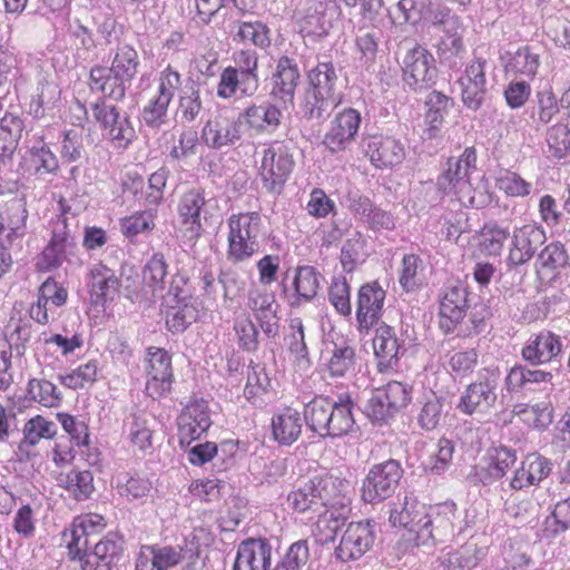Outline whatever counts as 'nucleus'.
Listing matches in <instances>:
<instances>
[{"instance_id": "16", "label": "nucleus", "mask_w": 570, "mask_h": 570, "mask_svg": "<svg viewBox=\"0 0 570 570\" xmlns=\"http://www.w3.org/2000/svg\"><path fill=\"white\" fill-rule=\"evenodd\" d=\"M92 116L107 132L116 148H127L135 138V129L127 117L120 116L116 106L107 105L104 100L92 105Z\"/></svg>"}, {"instance_id": "55", "label": "nucleus", "mask_w": 570, "mask_h": 570, "mask_svg": "<svg viewBox=\"0 0 570 570\" xmlns=\"http://www.w3.org/2000/svg\"><path fill=\"white\" fill-rule=\"evenodd\" d=\"M27 394L30 401L46 407H56L61 401L57 386L45 379H30L27 384Z\"/></svg>"}, {"instance_id": "49", "label": "nucleus", "mask_w": 570, "mask_h": 570, "mask_svg": "<svg viewBox=\"0 0 570 570\" xmlns=\"http://www.w3.org/2000/svg\"><path fill=\"white\" fill-rule=\"evenodd\" d=\"M57 434L56 425L42 415L29 419L23 425V438L20 441L19 450L28 451L37 445L42 439L50 440Z\"/></svg>"}, {"instance_id": "23", "label": "nucleus", "mask_w": 570, "mask_h": 570, "mask_svg": "<svg viewBox=\"0 0 570 570\" xmlns=\"http://www.w3.org/2000/svg\"><path fill=\"white\" fill-rule=\"evenodd\" d=\"M247 307L252 311L262 331L269 337L278 332L277 303L273 292L265 287L254 286L247 296Z\"/></svg>"}, {"instance_id": "31", "label": "nucleus", "mask_w": 570, "mask_h": 570, "mask_svg": "<svg viewBox=\"0 0 570 570\" xmlns=\"http://www.w3.org/2000/svg\"><path fill=\"white\" fill-rule=\"evenodd\" d=\"M68 291L55 278H47L38 291L37 302L29 309L30 317L39 324L49 322V305L61 307L67 303Z\"/></svg>"}, {"instance_id": "14", "label": "nucleus", "mask_w": 570, "mask_h": 570, "mask_svg": "<svg viewBox=\"0 0 570 570\" xmlns=\"http://www.w3.org/2000/svg\"><path fill=\"white\" fill-rule=\"evenodd\" d=\"M212 425L208 402L191 400L177 416V440L180 448H187L200 439Z\"/></svg>"}, {"instance_id": "13", "label": "nucleus", "mask_w": 570, "mask_h": 570, "mask_svg": "<svg viewBox=\"0 0 570 570\" xmlns=\"http://www.w3.org/2000/svg\"><path fill=\"white\" fill-rule=\"evenodd\" d=\"M487 374L470 383L463 391L458 410L464 414L485 413L497 402V384L500 376L498 367L484 368Z\"/></svg>"}, {"instance_id": "61", "label": "nucleus", "mask_w": 570, "mask_h": 570, "mask_svg": "<svg viewBox=\"0 0 570 570\" xmlns=\"http://www.w3.org/2000/svg\"><path fill=\"white\" fill-rule=\"evenodd\" d=\"M57 420L61 424L63 431L71 438L73 443L78 446H89L90 434L88 424L79 417L69 413H57Z\"/></svg>"}, {"instance_id": "45", "label": "nucleus", "mask_w": 570, "mask_h": 570, "mask_svg": "<svg viewBox=\"0 0 570 570\" xmlns=\"http://www.w3.org/2000/svg\"><path fill=\"white\" fill-rule=\"evenodd\" d=\"M425 105L428 108L425 112L428 132L430 137H435L449 110L454 106V100L441 91L433 90L426 97Z\"/></svg>"}, {"instance_id": "38", "label": "nucleus", "mask_w": 570, "mask_h": 570, "mask_svg": "<svg viewBox=\"0 0 570 570\" xmlns=\"http://www.w3.org/2000/svg\"><path fill=\"white\" fill-rule=\"evenodd\" d=\"M56 481L76 501L88 500L95 491L94 475L89 470L71 469L60 472Z\"/></svg>"}, {"instance_id": "50", "label": "nucleus", "mask_w": 570, "mask_h": 570, "mask_svg": "<svg viewBox=\"0 0 570 570\" xmlns=\"http://www.w3.org/2000/svg\"><path fill=\"white\" fill-rule=\"evenodd\" d=\"M356 364V352L348 342L335 343L327 362V371L332 377H344L352 373Z\"/></svg>"}, {"instance_id": "11", "label": "nucleus", "mask_w": 570, "mask_h": 570, "mask_svg": "<svg viewBox=\"0 0 570 570\" xmlns=\"http://www.w3.org/2000/svg\"><path fill=\"white\" fill-rule=\"evenodd\" d=\"M438 69L432 53L415 46L409 50L403 60L402 79L413 91H423L435 85Z\"/></svg>"}, {"instance_id": "2", "label": "nucleus", "mask_w": 570, "mask_h": 570, "mask_svg": "<svg viewBox=\"0 0 570 570\" xmlns=\"http://www.w3.org/2000/svg\"><path fill=\"white\" fill-rule=\"evenodd\" d=\"M476 149L465 147L458 157L446 160L445 169L436 179L438 189L449 196H454L462 204L473 205L471 175L476 169Z\"/></svg>"}, {"instance_id": "22", "label": "nucleus", "mask_w": 570, "mask_h": 570, "mask_svg": "<svg viewBox=\"0 0 570 570\" xmlns=\"http://www.w3.org/2000/svg\"><path fill=\"white\" fill-rule=\"evenodd\" d=\"M386 293L377 281L363 284L357 293L356 321L361 331L371 330L380 320Z\"/></svg>"}, {"instance_id": "44", "label": "nucleus", "mask_w": 570, "mask_h": 570, "mask_svg": "<svg viewBox=\"0 0 570 570\" xmlns=\"http://www.w3.org/2000/svg\"><path fill=\"white\" fill-rule=\"evenodd\" d=\"M169 293H173L177 299L176 306H170L166 311V326L171 333H181L188 325L196 320V308L185 302V296L181 291H178L173 284L170 285Z\"/></svg>"}, {"instance_id": "33", "label": "nucleus", "mask_w": 570, "mask_h": 570, "mask_svg": "<svg viewBox=\"0 0 570 570\" xmlns=\"http://www.w3.org/2000/svg\"><path fill=\"white\" fill-rule=\"evenodd\" d=\"M373 351L380 373L387 372L397 364L400 343L392 326L383 323L376 327L373 337Z\"/></svg>"}, {"instance_id": "47", "label": "nucleus", "mask_w": 570, "mask_h": 570, "mask_svg": "<svg viewBox=\"0 0 570 570\" xmlns=\"http://www.w3.org/2000/svg\"><path fill=\"white\" fill-rule=\"evenodd\" d=\"M332 400L328 396H315L305 406L304 419L309 429L321 436H325L330 426Z\"/></svg>"}, {"instance_id": "60", "label": "nucleus", "mask_w": 570, "mask_h": 570, "mask_svg": "<svg viewBox=\"0 0 570 570\" xmlns=\"http://www.w3.org/2000/svg\"><path fill=\"white\" fill-rule=\"evenodd\" d=\"M234 331L239 348L254 352L258 347V330L247 314H242L234 320Z\"/></svg>"}, {"instance_id": "24", "label": "nucleus", "mask_w": 570, "mask_h": 570, "mask_svg": "<svg viewBox=\"0 0 570 570\" xmlns=\"http://www.w3.org/2000/svg\"><path fill=\"white\" fill-rule=\"evenodd\" d=\"M485 59L475 58L465 67L459 79L462 102L468 109L474 111L480 109L485 98Z\"/></svg>"}, {"instance_id": "63", "label": "nucleus", "mask_w": 570, "mask_h": 570, "mask_svg": "<svg viewBox=\"0 0 570 570\" xmlns=\"http://www.w3.org/2000/svg\"><path fill=\"white\" fill-rule=\"evenodd\" d=\"M549 151L554 158L561 159L570 151V128L567 124L558 122L547 132Z\"/></svg>"}, {"instance_id": "10", "label": "nucleus", "mask_w": 570, "mask_h": 570, "mask_svg": "<svg viewBox=\"0 0 570 570\" xmlns=\"http://www.w3.org/2000/svg\"><path fill=\"white\" fill-rule=\"evenodd\" d=\"M403 476L399 461L390 459L373 465L362 485V499L367 503L381 502L393 495Z\"/></svg>"}, {"instance_id": "57", "label": "nucleus", "mask_w": 570, "mask_h": 570, "mask_svg": "<svg viewBox=\"0 0 570 570\" xmlns=\"http://www.w3.org/2000/svg\"><path fill=\"white\" fill-rule=\"evenodd\" d=\"M234 60L239 69L242 83L245 86L242 91L244 94L254 92L258 82L256 72L258 67V58L256 52L250 50H240L236 53Z\"/></svg>"}, {"instance_id": "42", "label": "nucleus", "mask_w": 570, "mask_h": 570, "mask_svg": "<svg viewBox=\"0 0 570 570\" xmlns=\"http://www.w3.org/2000/svg\"><path fill=\"white\" fill-rule=\"evenodd\" d=\"M353 402L347 393L341 394L336 402L332 401L330 426L325 436L337 438L347 434L354 426L352 413Z\"/></svg>"}, {"instance_id": "8", "label": "nucleus", "mask_w": 570, "mask_h": 570, "mask_svg": "<svg viewBox=\"0 0 570 570\" xmlns=\"http://www.w3.org/2000/svg\"><path fill=\"white\" fill-rule=\"evenodd\" d=\"M307 79L315 100L309 109L311 118H321L325 111L343 102L342 94L335 89L337 76L332 62L317 63L308 71Z\"/></svg>"}, {"instance_id": "36", "label": "nucleus", "mask_w": 570, "mask_h": 570, "mask_svg": "<svg viewBox=\"0 0 570 570\" xmlns=\"http://www.w3.org/2000/svg\"><path fill=\"white\" fill-rule=\"evenodd\" d=\"M286 503L288 509L295 514H308L309 519L318 517V523L324 521V512L317 500L312 478L292 490L286 497Z\"/></svg>"}, {"instance_id": "30", "label": "nucleus", "mask_w": 570, "mask_h": 570, "mask_svg": "<svg viewBox=\"0 0 570 570\" xmlns=\"http://www.w3.org/2000/svg\"><path fill=\"white\" fill-rule=\"evenodd\" d=\"M242 126L245 125L257 135L275 132L283 118L279 108L271 102L263 105H250L239 114Z\"/></svg>"}, {"instance_id": "26", "label": "nucleus", "mask_w": 570, "mask_h": 570, "mask_svg": "<svg viewBox=\"0 0 570 570\" xmlns=\"http://www.w3.org/2000/svg\"><path fill=\"white\" fill-rule=\"evenodd\" d=\"M299 78L297 63L287 56L281 57L269 79L271 96L285 104H292Z\"/></svg>"}, {"instance_id": "9", "label": "nucleus", "mask_w": 570, "mask_h": 570, "mask_svg": "<svg viewBox=\"0 0 570 570\" xmlns=\"http://www.w3.org/2000/svg\"><path fill=\"white\" fill-rule=\"evenodd\" d=\"M458 508L454 502L446 501L434 505H425L420 525L416 546L443 543L454 533Z\"/></svg>"}, {"instance_id": "3", "label": "nucleus", "mask_w": 570, "mask_h": 570, "mask_svg": "<svg viewBox=\"0 0 570 570\" xmlns=\"http://www.w3.org/2000/svg\"><path fill=\"white\" fill-rule=\"evenodd\" d=\"M295 167L294 156L282 141H272L262 150L258 177L269 193H281Z\"/></svg>"}, {"instance_id": "34", "label": "nucleus", "mask_w": 570, "mask_h": 570, "mask_svg": "<svg viewBox=\"0 0 570 570\" xmlns=\"http://www.w3.org/2000/svg\"><path fill=\"white\" fill-rule=\"evenodd\" d=\"M560 337L549 331L531 337L521 351L523 360L531 364H546L561 353Z\"/></svg>"}, {"instance_id": "12", "label": "nucleus", "mask_w": 570, "mask_h": 570, "mask_svg": "<svg viewBox=\"0 0 570 570\" xmlns=\"http://www.w3.org/2000/svg\"><path fill=\"white\" fill-rule=\"evenodd\" d=\"M362 122L358 110L346 107L330 120L322 145L331 154L345 151L355 140Z\"/></svg>"}, {"instance_id": "51", "label": "nucleus", "mask_w": 570, "mask_h": 570, "mask_svg": "<svg viewBox=\"0 0 570 570\" xmlns=\"http://www.w3.org/2000/svg\"><path fill=\"white\" fill-rule=\"evenodd\" d=\"M517 453L507 446H494L488 450L484 458L485 471L490 479L500 480L514 465Z\"/></svg>"}, {"instance_id": "7", "label": "nucleus", "mask_w": 570, "mask_h": 570, "mask_svg": "<svg viewBox=\"0 0 570 570\" xmlns=\"http://www.w3.org/2000/svg\"><path fill=\"white\" fill-rule=\"evenodd\" d=\"M146 384L145 393L160 400L171 393L175 382L173 360L168 351L157 346H149L145 355Z\"/></svg>"}, {"instance_id": "56", "label": "nucleus", "mask_w": 570, "mask_h": 570, "mask_svg": "<svg viewBox=\"0 0 570 570\" xmlns=\"http://www.w3.org/2000/svg\"><path fill=\"white\" fill-rule=\"evenodd\" d=\"M171 147L169 156L175 161H183L194 156L198 146V134L191 128L170 132Z\"/></svg>"}, {"instance_id": "59", "label": "nucleus", "mask_w": 570, "mask_h": 570, "mask_svg": "<svg viewBox=\"0 0 570 570\" xmlns=\"http://www.w3.org/2000/svg\"><path fill=\"white\" fill-rule=\"evenodd\" d=\"M98 362L90 360L77 368L60 376V382L68 389L79 390L92 385L97 381Z\"/></svg>"}, {"instance_id": "48", "label": "nucleus", "mask_w": 570, "mask_h": 570, "mask_svg": "<svg viewBox=\"0 0 570 570\" xmlns=\"http://www.w3.org/2000/svg\"><path fill=\"white\" fill-rule=\"evenodd\" d=\"M570 264V258L564 245L560 242H551L539 254L537 265L539 273L557 276L561 269Z\"/></svg>"}, {"instance_id": "41", "label": "nucleus", "mask_w": 570, "mask_h": 570, "mask_svg": "<svg viewBox=\"0 0 570 570\" xmlns=\"http://www.w3.org/2000/svg\"><path fill=\"white\" fill-rule=\"evenodd\" d=\"M423 510V503L416 499L405 498L403 504L391 510L390 522L394 528H404L415 533V541L419 542Z\"/></svg>"}, {"instance_id": "58", "label": "nucleus", "mask_w": 570, "mask_h": 570, "mask_svg": "<svg viewBox=\"0 0 570 570\" xmlns=\"http://www.w3.org/2000/svg\"><path fill=\"white\" fill-rule=\"evenodd\" d=\"M495 186L508 197H527L532 190L531 183L510 169H501L499 171L495 177Z\"/></svg>"}, {"instance_id": "40", "label": "nucleus", "mask_w": 570, "mask_h": 570, "mask_svg": "<svg viewBox=\"0 0 570 570\" xmlns=\"http://www.w3.org/2000/svg\"><path fill=\"white\" fill-rule=\"evenodd\" d=\"M514 414L528 429L535 431L547 430L553 422V406L551 402L515 403Z\"/></svg>"}, {"instance_id": "18", "label": "nucleus", "mask_w": 570, "mask_h": 570, "mask_svg": "<svg viewBox=\"0 0 570 570\" xmlns=\"http://www.w3.org/2000/svg\"><path fill=\"white\" fill-rule=\"evenodd\" d=\"M362 148L370 163L379 169L393 168L405 158L404 146L392 136L368 135L363 139Z\"/></svg>"}, {"instance_id": "17", "label": "nucleus", "mask_w": 570, "mask_h": 570, "mask_svg": "<svg viewBox=\"0 0 570 570\" xmlns=\"http://www.w3.org/2000/svg\"><path fill=\"white\" fill-rule=\"evenodd\" d=\"M107 527L102 514L88 512L73 518L70 527L63 531L70 559L80 558L88 550L89 537L101 533Z\"/></svg>"}, {"instance_id": "1", "label": "nucleus", "mask_w": 570, "mask_h": 570, "mask_svg": "<svg viewBox=\"0 0 570 570\" xmlns=\"http://www.w3.org/2000/svg\"><path fill=\"white\" fill-rule=\"evenodd\" d=\"M227 259L233 264L250 259L259 252L263 219L257 212L232 214L227 219Z\"/></svg>"}, {"instance_id": "46", "label": "nucleus", "mask_w": 570, "mask_h": 570, "mask_svg": "<svg viewBox=\"0 0 570 570\" xmlns=\"http://www.w3.org/2000/svg\"><path fill=\"white\" fill-rule=\"evenodd\" d=\"M322 275L313 266H298L295 271L293 287L296 294V303L313 299L320 289Z\"/></svg>"}, {"instance_id": "19", "label": "nucleus", "mask_w": 570, "mask_h": 570, "mask_svg": "<svg viewBox=\"0 0 570 570\" xmlns=\"http://www.w3.org/2000/svg\"><path fill=\"white\" fill-rule=\"evenodd\" d=\"M28 210L26 203L17 197L0 205V248L10 249L26 235Z\"/></svg>"}, {"instance_id": "29", "label": "nucleus", "mask_w": 570, "mask_h": 570, "mask_svg": "<svg viewBox=\"0 0 570 570\" xmlns=\"http://www.w3.org/2000/svg\"><path fill=\"white\" fill-rule=\"evenodd\" d=\"M552 471V463L540 453H529L514 471L510 481L512 490L520 491L539 485Z\"/></svg>"}, {"instance_id": "15", "label": "nucleus", "mask_w": 570, "mask_h": 570, "mask_svg": "<svg viewBox=\"0 0 570 570\" xmlns=\"http://www.w3.org/2000/svg\"><path fill=\"white\" fill-rule=\"evenodd\" d=\"M510 238L507 264L518 267L533 258L538 248L547 240V235L543 227L528 223L515 227Z\"/></svg>"}, {"instance_id": "4", "label": "nucleus", "mask_w": 570, "mask_h": 570, "mask_svg": "<svg viewBox=\"0 0 570 570\" xmlns=\"http://www.w3.org/2000/svg\"><path fill=\"white\" fill-rule=\"evenodd\" d=\"M317 500L324 512V522L333 521L334 533L341 519H346L350 512L351 500L347 495L348 483L346 480L332 474L324 473L312 478Z\"/></svg>"}, {"instance_id": "39", "label": "nucleus", "mask_w": 570, "mask_h": 570, "mask_svg": "<svg viewBox=\"0 0 570 570\" xmlns=\"http://www.w3.org/2000/svg\"><path fill=\"white\" fill-rule=\"evenodd\" d=\"M21 166L30 174L43 177L46 175L57 174L59 161L50 147L41 142L39 146H32L26 151Z\"/></svg>"}, {"instance_id": "35", "label": "nucleus", "mask_w": 570, "mask_h": 570, "mask_svg": "<svg viewBox=\"0 0 570 570\" xmlns=\"http://www.w3.org/2000/svg\"><path fill=\"white\" fill-rule=\"evenodd\" d=\"M502 59L505 75L528 80H533L538 75L540 56L529 46L520 47L514 52H507Z\"/></svg>"}, {"instance_id": "64", "label": "nucleus", "mask_w": 570, "mask_h": 570, "mask_svg": "<svg viewBox=\"0 0 570 570\" xmlns=\"http://www.w3.org/2000/svg\"><path fill=\"white\" fill-rule=\"evenodd\" d=\"M439 562V570H471L478 564L476 558L465 547L442 554Z\"/></svg>"}, {"instance_id": "5", "label": "nucleus", "mask_w": 570, "mask_h": 570, "mask_svg": "<svg viewBox=\"0 0 570 570\" xmlns=\"http://www.w3.org/2000/svg\"><path fill=\"white\" fill-rule=\"evenodd\" d=\"M412 400V389L400 381H390L374 389L364 405V414L373 422H387L406 407Z\"/></svg>"}, {"instance_id": "52", "label": "nucleus", "mask_w": 570, "mask_h": 570, "mask_svg": "<svg viewBox=\"0 0 570 570\" xmlns=\"http://www.w3.org/2000/svg\"><path fill=\"white\" fill-rule=\"evenodd\" d=\"M140 65L137 50L127 43L119 45L115 51L110 69L130 82L136 77Z\"/></svg>"}, {"instance_id": "27", "label": "nucleus", "mask_w": 570, "mask_h": 570, "mask_svg": "<svg viewBox=\"0 0 570 570\" xmlns=\"http://www.w3.org/2000/svg\"><path fill=\"white\" fill-rule=\"evenodd\" d=\"M466 308L468 291L461 286L446 288L440 301V328L446 334L454 332L465 317Z\"/></svg>"}, {"instance_id": "43", "label": "nucleus", "mask_w": 570, "mask_h": 570, "mask_svg": "<svg viewBox=\"0 0 570 570\" xmlns=\"http://www.w3.org/2000/svg\"><path fill=\"white\" fill-rule=\"evenodd\" d=\"M509 237L508 228L495 222L487 223L476 233V246L482 255L498 257L501 255Z\"/></svg>"}, {"instance_id": "28", "label": "nucleus", "mask_w": 570, "mask_h": 570, "mask_svg": "<svg viewBox=\"0 0 570 570\" xmlns=\"http://www.w3.org/2000/svg\"><path fill=\"white\" fill-rule=\"evenodd\" d=\"M272 564V547L266 539L248 538L237 548L233 570H268Z\"/></svg>"}, {"instance_id": "54", "label": "nucleus", "mask_w": 570, "mask_h": 570, "mask_svg": "<svg viewBox=\"0 0 570 570\" xmlns=\"http://www.w3.org/2000/svg\"><path fill=\"white\" fill-rule=\"evenodd\" d=\"M156 212L139 210L120 219L121 234L134 240L140 234L151 233L156 226Z\"/></svg>"}, {"instance_id": "6", "label": "nucleus", "mask_w": 570, "mask_h": 570, "mask_svg": "<svg viewBox=\"0 0 570 570\" xmlns=\"http://www.w3.org/2000/svg\"><path fill=\"white\" fill-rule=\"evenodd\" d=\"M86 285L88 291L87 315L90 318H99L119 295L120 279L111 268L99 263L89 269Z\"/></svg>"}, {"instance_id": "37", "label": "nucleus", "mask_w": 570, "mask_h": 570, "mask_svg": "<svg viewBox=\"0 0 570 570\" xmlns=\"http://www.w3.org/2000/svg\"><path fill=\"white\" fill-rule=\"evenodd\" d=\"M130 85L126 78H120L109 68L95 66L89 72V86L91 90L100 91L115 100H121Z\"/></svg>"}, {"instance_id": "25", "label": "nucleus", "mask_w": 570, "mask_h": 570, "mask_svg": "<svg viewBox=\"0 0 570 570\" xmlns=\"http://www.w3.org/2000/svg\"><path fill=\"white\" fill-rule=\"evenodd\" d=\"M243 136L242 121L225 114H217L205 124L202 138L204 142L214 149L232 146Z\"/></svg>"}, {"instance_id": "53", "label": "nucleus", "mask_w": 570, "mask_h": 570, "mask_svg": "<svg viewBox=\"0 0 570 570\" xmlns=\"http://www.w3.org/2000/svg\"><path fill=\"white\" fill-rule=\"evenodd\" d=\"M444 36L441 38L438 50L441 55L456 57L464 51L463 27L458 17H450L443 21Z\"/></svg>"}, {"instance_id": "62", "label": "nucleus", "mask_w": 570, "mask_h": 570, "mask_svg": "<svg viewBox=\"0 0 570 570\" xmlns=\"http://www.w3.org/2000/svg\"><path fill=\"white\" fill-rule=\"evenodd\" d=\"M167 274L168 265L164 254L155 253L142 269V279L154 291H161Z\"/></svg>"}, {"instance_id": "32", "label": "nucleus", "mask_w": 570, "mask_h": 570, "mask_svg": "<svg viewBox=\"0 0 570 570\" xmlns=\"http://www.w3.org/2000/svg\"><path fill=\"white\" fill-rule=\"evenodd\" d=\"M273 439L281 445H292L302 435L303 417L301 412L292 406H284L275 412L271 420Z\"/></svg>"}, {"instance_id": "20", "label": "nucleus", "mask_w": 570, "mask_h": 570, "mask_svg": "<svg viewBox=\"0 0 570 570\" xmlns=\"http://www.w3.org/2000/svg\"><path fill=\"white\" fill-rule=\"evenodd\" d=\"M205 204V194L202 189L187 190L178 203L179 232L181 237L188 242H196L204 232L200 212Z\"/></svg>"}, {"instance_id": "21", "label": "nucleus", "mask_w": 570, "mask_h": 570, "mask_svg": "<svg viewBox=\"0 0 570 570\" xmlns=\"http://www.w3.org/2000/svg\"><path fill=\"white\" fill-rule=\"evenodd\" d=\"M374 538L370 521L351 522L341 537L335 554L343 562L357 560L372 548Z\"/></svg>"}]
</instances>
